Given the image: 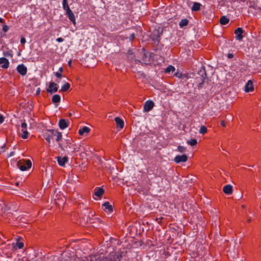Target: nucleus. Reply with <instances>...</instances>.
I'll return each mask as SVG.
<instances>
[{
  "instance_id": "nucleus-46",
  "label": "nucleus",
  "mask_w": 261,
  "mask_h": 261,
  "mask_svg": "<svg viewBox=\"0 0 261 261\" xmlns=\"http://www.w3.org/2000/svg\"><path fill=\"white\" fill-rule=\"evenodd\" d=\"M0 22H1V23H4V19H3L2 18H1V17H0Z\"/></svg>"
},
{
  "instance_id": "nucleus-8",
  "label": "nucleus",
  "mask_w": 261,
  "mask_h": 261,
  "mask_svg": "<svg viewBox=\"0 0 261 261\" xmlns=\"http://www.w3.org/2000/svg\"><path fill=\"white\" fill-rule=\"evenodd\" d=\"M17 72L21 75L24 76L27 74V68L23 64L18 65L17 67Z\"/></svg>"
},
{
  "instance_id": "nucleus-24",
  "label": "nucleus",
  "mask_w": 261,
  "mask_h": 261,
  "mask_svg": "<svg viewBox=\"0 0 261 261\" xmlns=\"http://www.w3.org/2000/svg\"><path fill=\"white\" fill-rule=\"evenodd\" d=\"M175 70V68L172 65H169L165 70V73H169L170 72H174Z\"/></svg>"
},
{
  "instance_id": "nucleus-38",
  "label": "nucleus",
  "mask_w": 261,
  "mask_h": 261,
  "mask_svg": "<svg viewBox=\"0 0 261 261\" xmlns=\"http://www.w3.org/2000/svg\"><path fill=\"white\" fill-rule=\"evenodd\" d=\"M4 121V117L3 115H0V124L2 123Z\"/></svg>"
},
{
  "instance_id": "nucleus-44",
  "label": "nucleus",
  "mask_w": 261,
  "mask_h": 261,
  "mask_svg": "<svg viewBox=\"0 0 261 261\" xmlns=\"http://www.w3.org/2000/svg\"><path fill=\"white\" fill-rule=\"evenodd\" d=\"M228 57L229 58H232V57H233V55H232V54H229L228 55Z\"/></svg>"
},
{
  "instance_id": "nucleus-10",
  "label": "nucleus",
  "mask_w": 261,
  "mask_h": 261,
  "mask_svg": "<svg viewBox=\"0 0 261 261\" xmlns=\"http://www.w3.org/2000/svg\"><path fill=\"white\" fill-rule=\"evenodd\" d=\"M69 122L68 120L61 119L59 120V126L61 129H64L68 127Z\"/></svg>"
},
{
  "instance_id": "nucleus-20",
  "label": "nucleus",
  "mask_w": 261,
  "mask_h": 261,
  "mask_svg": "<svg viewBox=\"0 0 261 261\" xmlns=\"http://www.w3.org/2000/svg\"><path fill=\"white\" fill-rule=\"evenodd\" d=\"M223 192L229 195L231 194L232 192V187L229 185H225L223 189Z\"/></svg>"
},
{
  "instance_id": "nucleus-47",
  "label": "nucleus",
  "mask_w": 261,
  "mask_h": 261,
  "mask_svg": "<svg viewBox=\"0 0 261 261\" xmlns=\"http://www.w3.org/2000/svg\"><path fill=\"white\" fill-rule=\"evenodd\" d=\"M68 65H69V66H71V60H70V61H69L68 62Z\"/></svg>"
},
{
  "instance_id": "nucleus-25",
  "label": "nucleus",
  "mask_w": 261,
  "mask_h": 261,
  "mask_svg": "<svg viewBox=\"0 0 261 261\" xmlns=\"http://www.w3.org/2000/svg\"><path fill=\"white\" fill-rule=\"evenodd\" d=\"M70 87V85L69 83H66L63 86H62L61 91L62 92H66L69 90Z\"/></svg>"
},
{
  "instance_id": "nucleus-34",
  "label": "nucleus",
  "mask_w": 261,
  "mask_h": 261,
  "mask_svg": "<svg viewBox=\"0 0 261 261\" xmlns=\"http://www.w3.org/2000/svg\"><path fill=\"white\" fill-rule=\"evenodd\" d=\"M55 74L56 76L58 78H61L62 76V73H60L59 72H56L55 73Z\"/></svg>"
},
{
  "instance_id": "nucleus-2",
  "label": "nucleus",
  "mask_w": 261,
  "mask_h": 261,
  "mask_svg": "<svg viewBox=\"0 0 261 261\" xmlns=\"http://www.w3.org/2000/svg\"><path fill=\"white\" fill-rule=\"evenodd\" d=\"M43 136L49 144L51 140H54L60 143V141L62 139V133L57 129H47L44 132Z\"/></svg>"
},
{
  "instance_id": "nucleus-6",
  "label": "nucleus",
  "mask_w": 261,
  "mask_h": 261,
  "mask_svg": "<svg viewBox=\"0 0 261 261\" xmlns=\"http://www.w3.org/2000/svg\"><path fill=\"white\" fill-rule=\"evenodd\" d=\"M21 130L22 134L20 135L22 139H27L28 137L29 132L27 130V124L23 122L21 124Z\"/></svg>"
},
{
  "instance_id": "nucleus-35",
  "label": "nucleus",
  "mask_w": 261,
  "mask_h": 261,
  "mask_svg": "<svg viewBox=\"0 0 261 261\" xmlns=\"http://www.w3.org/2000/svg\"><path fill=\"white\" fill-rule=\"evenodd\" d=\"M135 36V33H133V34H132L130 35L129 38L130 41H132V40L134 39Z\"/></svg>"
},
{
  "instance_id": "nucleus-30",
  "label": "nucleus",
  "mask_w": 261,
  "mask_h": 261,
  "mask_svg": "<svg viewBox=\"0 0 261 261\" xmlns=\"http://www.w3.org/2000/svg\"><path fill=\"white\" fill-rule=\"evenodd\" d=\"M207 132V128L205 126H202L199 129V133L201 134H204Z\"/></svg>"
},
{
  "instance_id": "nucleus-41",
  "label": "nucleus",
  "mask_w": 261,
  "mask_h": 261,
  "mask_svg": "<svg viewBox=\"0 0 261 261\" xmlns=\"http://www.w3.org/2000/svg\"><path fill=\"white\" fill-rule=\"evenodd\" d=\"M58 72H59L60 73H62L63 72V68L62 67H60Z\"/></svg>"
},
{
  "instance_id": "nucleus-11",
  "label": "nucleus",
  "mask_w": 261,
  "mask_h": 261,
  "mask_svg": "<svg viewBox=\"0 0 261 261\" xmlns=\"http://www.w3.org/2000/svg\"><path fill=\"white\" fill-rule=\"evenodd\" d=\"M243 30L241 28H238L234 31V34L236 35V38L237 40H241L243 38Z\"/></svg>"
},
{
  "instance_id": "nucleus-45",
  "label": "nucleus",
  "mask_w": 261,
  "mask_h": 261,
  "mask_svg": "<svg viewBox=\"0 0 261 261\" xmlns=\"http://www.w3.org/2000/svg\"><path fill=\"white\" fill-rule=\"evenodd\" d=\"M39 93H40V88H38L37 89V91H36V94H39Z\"/></svg>"
},
{
  "instance_id": "nucleus-37",
  "label": "nucleus",
  "mask_w": 261,
  "mask_h": 261,
  "mask_svg": "<svg viewBox=\"0 0 261 261\" xmlns=\"http://www.w3.org/2000/svg\"><path fill=\"white\" fill-rule=\"evenodd\" d=\"M8 30V26L6 25H5L3 26V30L4 31V32H7Z\"/></svg>"
},
{
  "instance_id": "nucleus-12",
  "label": "nucleus",
  "mask_w": 261,
  "mask_h": 261,
  "mask_svg": "<svg viewBox=\"0 0 261 261\" xmlns=\"http://www.w3.org/2000/svg\"><path fill=\"white\" fill-rule=\"evenodd\" d=\"M57 91V85L54 82H51L49 85L48 88L47 89V92L51 93L53 92H56Z\"/></svg>"
},
{
  "instance_id": "nucleus-32",
  "label": "nucleus",
  "mask_w": 261,
  "mask_h": 261,
  "mask_svg": "<svg viewBox=\"0 0 261 261\" xmlns=\"http://www.w3.org/2000/svg\"><path fill=\"white\" fill-rule=\"evenodd\" d=\"M16 246L18 247L19 249H21L23 247V243L22 242L17 241V242L16 243Z\"/></svg>"
},
{
  "instance_id": "nucleus-14",
  "label": "nucleus",
  "mask_w": 261,
  "mask_h": 261,
  "mask_svg": "<svg viewBox=\"0 0 261 261\" xmlns=\"http://www.w3.org/2000/svg\"><path fill=\"white\" fill-rule=\"evenodd\" d=\"M103 210L107 213H111L113 212V208L112 205L109 202H106L102 204Z\"/></svg>"
},
{
  "instance_id": "nucleus-4",
  "label": "nucleus",
  "mask_w": 261,
  "mask_h": 261,
  "mask_svg": "<svg viewBox=\"0 0 261 261\" xmlns=\"http://www.w3.org/2000/svg\"><path fill=\"white\" fill-rule=\"evenodd\" d=\"M17 166L21 171H24L31 168L32 162L30 160L22 159L17 162Z\"/></svg>"
},
{
  "instance_id": "nucleus-26",
  "label": "nucleus",
  "mask_w": 261,
  "mask_h": 261,
  "mask_svg": "<svg viewBox=\"0 0 261 261\" xmlns=\"http://www.w3.org/2000/svg\"><path fill=\"white\" fill-rule=\"evenodd\" d=\"M201 5L200 3L195 2L193 4V5L192 7V10L193 11H198L200 8Z\"/></svg>"
},
{
  "instance_id": "nucleus-17",
  "label": "nucleus",
  "mask_w": 261,
  "mask_h": 261,
  "mask_svg": "<svg viewBox=\"0 0 261 261\" xmlns=\"http://www.w3.org/2000/svg\"><path fill=\"white\" fill-rule=\"evenodd\" d=\"M57 161L58 164L61 166H64L68 161V158L66 156L61 157L58 156L57 158Z\"/></svg>"
},
{
  "instance_id": "nucleus-42",
  "label": "nucleus",
  "mask_w": 261,
  "mask_h": 261,
  "mask_svg": "<svg viewBox=\"0 0 261 261\" xmlns=\"http://www.w3.org/2000/svg\"><path fill=\"white\" fill-rule=\"evenodd\" d=\"M14 153H15L14 151L11 152L9 155V156L10 157V156L14 155Z\"/></svg>"
},
{
  "instance_id": "nucleus-13",
  "label": "nucleus",
  "mask_w": 261,
  "mask_h": 261,
  "mask_svg": "<svg viewBox=\"0 0 261 261\" xmlns=\"http://www.w3.org/2000/svg\"><path fill=\"white\" fill-rule=\"evenodd\" d=\"M154 107V103L151 100H147L145 102L144 109L146 112L150 111Z\"/></svg>"
},
{
  "instance_id": "nucleus-27",
  "label": "nucleus",
  "mask_w": 261,
  "mask_h": 261,
  "mask_svg": "<svg viewBox=\"0 0 261 261\" xmlns=\"http://www.w3.org/2000/svg\"><path fill=\"white\" fill-rule=\"evenodd\" d=\"M63 8L66 12L71 10L68 6L67 0H63Z\"/></svg>"
},
{
  "instance_id": "nucleus-3",
  "label": "nucleus",
  "mask_w": 261,
  "mask_h": 261,
  "mask_svg": "<svg viewBox=\"0 0 261 261\" xmlns=\"http://www.w3.org/2000/svg\"><path fill=\"white\" fill-rule=\"evenodd\" d=\"M59 145L62 150L71 153L78 151L79 149V145L71 138L65 139L64 143H59Z\"/></svg>"
},
{
  "instance_id": "nucleus-21",
  "label": "nucleus",
  "mask_w": 261,
  "mask_h": 261,
  "mask_svg": "<svg viewBox=\"0 0 261 261\" xmlns=\"http://www.w3.org/2000/svg\"><path fill=\"white\" fill-rule=\"evenodd\" d=\"M104 193V190L101 188L97 187L95 189L94 195L100 198Z\"/></svg>"
},
{
  "instance_id": "nucleus-28",
  "label": "nucleus",
  "mask_w": 261,
  "mask_h": 261,
  "mask_svg": "<svg viewBox=\"0 0 261 261\" xmlns=\"http://www.w3.org/2000/svg\"><path fill=\"white\" fill-rule=\"evenodd\" d=\"M189 21L187 19H182L180 21L179 25L180 28H182L184 26H186L188 25Z\"/></svg>"
},
{
  "instance_id": "nucleus-23",
  "label": "nucleus",
  "mask_w": 261,
  "mask_h": 261,
  "mask_svg": "<svg viewBox=\"0 0 261 261\" xmlns=\"http://www.w3.org/2000/svg\"><path fill=\"white\" fill-rule=\"evenodd\" d=\"M229 22V19L225 16H222L220 19V23L222 25H225Z\"/></svg>"
},
{
  "instance_id": "nucleus-33",
  "label": "nucleus",
  "mask_w": 261,
  "mask_h": 261,
  "mask_svg": "<svg viewBox=\"0 0 261 261\" xmlns=\"http://www.w3.org/2000/svg\"><path fill=\"white\" fill-rule=\"evenodd\" d=\"M174 75L178 78H181L182 75V74L181 73V72L179 71H177L176 73H174Z\"/></svg>"
},
{
  "instance_id": "nucleus-48",
  "label": "nucleus",
  "mask_w": 261,
  "mask_h": 261,
  "mask_svg": "<svg viewBox=\"0 0 261 261\" xmlns=\"http://www.w3.org/2000/svg\"><path fill=\"white\" fill-rule=\"evenodd\" d=\"M247 221L248 222H250L251 220L250 219H249Z\"/></svg>"
},
{
  "instance_id": "nucleus-5",
  "label": "nucleus",
  "mask_w": 261,
  "mask_h": 261,
  "mask_svg": "<svg viewBox=\"0 0 261 261\" xmlns=\"http://www.w3.org/2000/svg\"><path fill=\"white\" fill-rule=\"evenodd\" d=\"M65 197L62 194H57L54 199L55 204L60 207L63 206L65 203Z\"/></svg>"
},
{
  "instance_id": "nucleus-29",
  "label": "nucleus",
  "mask_w": 261,
  "mask_h": 261,
  "mask_svg": "<svg viewBox=\"0 0 261 261\" xmlns=\"http://www.w3.org/2000/svg\"><path fill=\"white\" fill-rule=\"evenodd\" d=\"M187 143L191 146H194L197 143V141L195 139H192L188 140Z\"/></svg>"
},
{
  "instance_id": "nucleus-9",
  "label": "nucleus",
  "mask_w": 261,
  "mask_h": 261,
  "mask_svg": "<svg viewBox=\"0 0 261 261\" xmlns=\"http://www.w3.org/2000/svg\"><path fill=\"white\" fill-rule=\"evenodd\" d=\"M90 130L91 129L89 127L84 126L79 129L78 133L81 136H87Z\"/></svg>"
},
{
  "instance_id": "nucleus-36",
  "label": "nucleus",
  "mask_w": 261,
  "mask_h": 261,
  "mask_svg": "<svg viewBox=\"0 0 261 261\" xmlns=\"http://www.w3.org/2000/svg\"><path fill=\"white\" fill-rule=\"evenodd\" d=\"M20 42L21 44H24L26 42V40H25V38L21 37V38L20 39Z\"/></svg>"
},
{
  "instance_id": "nucleus-18",
  "label": "nucleus",
  "mask_w": 261,
  "mask_h": 261,
  "mask_svg": "<svg viewBox=\"0 0 261 261\" xmlns=\"http://www.w3.org/2000/svg\"><path fill=\"white\" fill-rule=\"evenodd\" d=\"M66 15H67L69 19L72 22V23L75 25V18L73 12L70 10L69 11H66Z\"/></svg>"
},
{
  "instance_id": "nucleus-31",
  "label": "nucleus",
  "mask_w": 261,
  "mask_h": 261,
  "mask_svg": "<svg viewBox=\"0 0 261 261\" xmlns=\"http://www.w3.org/2000/svg\"><path fill=\"white\" fill-rule=\"evenodd\" d=\"M177 151L181 153L184 152L186 151V148L184 146L179 145L177 147Z\"/></svg>"
},
{
  "instance_id": "nucleus-22",
  "label": "nucleus",
  "mask_w": 261,
  "mask_h": 261,
  "mask_svg": "<svg viewBox=\"0 0 261 261\" xmlns=\"http://www.w3.org/2000/svg\"><path fill=\"white\" fill-rule=\"evenodd\" d=\"M51 100L54 103H58L61 100V97L59 94H55L52 97Z\"/></svg>"
},
{
  "instance_id": "nucleus-43",
  "label": "nucleus",
  "mask_w": 261,
  "mask_h": 261,
  "mask_svg": "<svg viewBox=\"0 0 261 261\" xmlns=\"http://www.w3.org/2000/svg\"><path fill=\"white\" fill-rule=\"evenodd\" d=\"M95 220L96 221H97V222H98L99 223H101V221L99 218H95Z\"/></svg>"
},
{
  "instance_id": "nucleus-16",
  "label": "nucleus",
  "mask_w": 261,
  "mask_h": 261,
  "mask_svg": "<svg viewBox=\"0 0 261 261\" xmlns=\"http://www.w3.org/2000/svg\"><path fill=\"white\" fill-rule=\"evenodd\" d=\"M0 64L2 68L6 69L9 67V62L6 58L2 57L0 58Z\"/></svg>"
},
{
  "instance_id": "nucleus-39",
  "label": "nucleus",
  "mask_w": 261,
  "mask_h": 261,
  "mask_svg": "<svg viewBox=\"0 0 261 261\" xmlns=\"http://www.w3.org/2000/svg\"><path fill=\"white\" fill-rule=\"evenodd\" d=\"M56 41L58 42H62L63 41V39L62 38H58L57 39H56Z\"/></svg>"
},
{
  "instance_id": "nucleus-1",
  "label": "nucleus",
  "mask_w": 261,
  "mask_h": 261,
  "mask_svg": "<svg viewBox=\"0 0 261 261\" xmlns=\"http://www.w3.org/2000/svg\"><path fill=\"white\" fill-rule=\"evenodd\" d=\"M121 257L119 253L112 251L107 257L102 253L90 255L83 261H119Z\"/></svg>"
},
{
  "instance_id": "nucleus-19",
  "label": "nucleus",
  "mask_w": 261,
  "mask_h": 261,
  "mask_svg": "<svg viewBox=\"0 0 261 261\" xmlns=\"http://www.w3.org/2000/svg\"><path fill=\"white\" fill-rule=\"evenodd\" d=\"M115 121L116 123L117 127L122 129L124 127V122L123 120L119 117H116Z\"/></svg>"
},
{
  "instance_id": "nucleus-7",
  "label": "nucleus",
  "mask_w": 261,
  "mask_h": 261,
  "mask_svg": "<svg viewBox=\"0 0 261 261\" xmlns=\"http://www.w3.org/2000/svg\"><path fill=\"white\" fill-rule=\"evenodd\" d=\"M188 160V156L186 154L176 155L174 159V161L176 163H180L181 162H186Z\"/></svg>"
},
{
  "instance_id": "nucleus-15",
  "label": "nucleus",
  "mask_w": 261,
  "mask_h": 261,
  "mask_svg": "<svg viewBox=\"0 0 261 261\" xmlns=\"http://www.w3.org/2000/svg\"><path fill=\"white\" fill-rule=\"evenodd\" d=\"M254 90V86L253 82L249 80L248 81L245 86V91L246 92H252Z\"/></svg>"
},
{
  "instance_id": "nucleus-40",
  "label": "nucleus",
  "mask_w": 261,
  "mask_h": 261,
  "mask_svg": "<svg viewBox=\"0 0 261 261\" xmlns=\"http://www.w3.org/2000/svg\"><path fill=\"white\" fill-rule=\"evenodd\" d=\"M221 125L223 127H225L226 124H225V122L224 121V120H222L221 121Z\"/></svg>"
}]
</instances>
